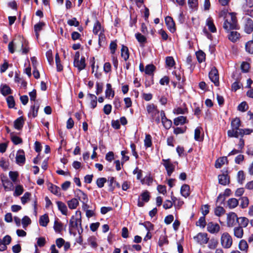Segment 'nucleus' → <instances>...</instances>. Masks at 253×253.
I'll list each match as a JSON object with an SVG mask.
<instances>
[{
  "instance_id": "nucleus-1",
  "label": "nucleus",
  "mask_w": 253,
  "mask_h": 253,
  "mask_svg": "<svg viewBox=\"0 0 253 253\" xmlns=\"http://www.w3.org/2000/svg\"><path fill=\"white\" fill-rule=\"evenodd\" d=\"M228 16L230 19L227 16V19L224 21L223 27L228 32L231 30H237L239 28V26L237 23V19L236 14L234 13H229Z\"/></svg>"
},
{
  "instance_id": "nucleus-2",
  "label": "nucleus",
  "mask_w": 253,
  "mask_h": 253,
  "mask_svg": "<svg viewBox=\"0 0 253 253\" xmlns=\"http://www.w3.org/2000/svg\"><path fill=\"white\" fill-rule=\"evenodd\" d=\"M146 111L148 115L150 118L152 122H155L157 124L160 122V111L157 108V107L154 104H150L146 106Z\"/></svg>"
},
{
  "instance_id": "nucleus-3",
  "label": "nucleus",
  "mask_w": 253,
  "mask_h": 253,
  "mask_svg": "<svg viewBox=\"0 0 253 253\" xmlns=\"http://www.w3.org/2000/svg\"><path fill=\"white\" fill-rule=\"evenodd\" d=\"M241 126V122L239 118L236 117L233 119L231 123V129L227 131V135L229 137L238 138V133L240 126Z\"/></svg>"
},
{
  "instance_id": "nucleus-4",
  "label": "nucleus",
  "mask_w": 253,
  "mask_h": 253,
  "mask_svg": "<svg viewBox=\"0 0 253 253\" xmlns=\"http://www.w3.org/2000/svg\"><path fill=\"white\" fill-rule=\"evenodd\" d=\"M232 238L228 233L224 232L222 234L221 237V244L224 248H230L232 245Z\"/></svg>"
},
{
  "instance_id": "nucleus-5",
  "label": "nucleus",
  "mask_w": 253,
  "mask_h": 253,
  "mask_svg": "<svg viewBox=\"0 0 253 253\" xmlns=\"http://www.w3.org/2000/svg\"><path fill=\"white\" fill-rule=\"evenodd\" d=\"M162 162H163L162 164L167 170V175L169 176H170L175 170L174 165L171 162L169 159H162Z\"/></svg>"
},
{
  "instance_id": "nucleus-6",
  "label": "nucleus",
  "mask_w": 253,
  "mask_h": 253,
  "mask_svg": "<svg viewBox=\"0 0 253 253\" xmlns=\"http://www.w3.org/2000/svg\"><path fill=\"white\" fill-rule=\"evenodd\" d=\"M238 217L236 213L230 212L227 215V225L229 227L235 226L237 223Z\"/></svg>"
},
{
  "instance_id": "nucleus-7",
  "label": "nucleus",
  "mask_w": 253,
  "mask_h": 253,
  "mask_svg": "<svg viewBox=\"0 0 253 253\" xmlns=\"http://www.w3.org/2000/svg\"><path fill=\"white\" fill-rule=\"evenodd\" d=\"M209 76L211 81L214 84L215 86L219 85V76L218 71L215 68L211 70Z\"/></svg>"
},
{
  "instance_id": "nucleus-8",
  "label": "nucleus",
  "mask_w": 253,
  "mask_h": 253,
  "mask_svg": "<svg viewBox=\"0 0 253 253\" xmlns=\"http://www.w3.org/2000/svg\"><path fill=\"white\" fill-rule=\"evenodd\" d=\"M160 116L161 118V122L164 127L166 129H169L172 126V121L166 117L165 113L163 110H162L160 112Z\"/></svg>"
},
{
  "instance_id": "nucleus-9",
  "label": "nucleus",
  "mask_w": 253,
  "mask_h": 253,
  "mask_svg": "<svg viewBox=\"0 0 253 253\" xmlns=\"http://www.w3.org/2000/svg\"><path fill=\"white\" fill-rule=\"evenodd\" d=\"M194 238L201 245L207 244L209 240V238L208 237V234L206 233H199Z\"/></svg>"
},
{
  "instance_id": "nucleus-10",
  "label": "nucleus",
  "mask_w": 253,
  "mask_h": 253,
  "mask_svg": "<svg viewBox=\"0 0 253 253\" xmlns=\"http://www.w3.org/2000/svg\"><path fill=\"white\" fill-rule=\"evenodd\" d=\"M25 161L26 159L24 150L19 149L17 151L16 156V163L20 166H22L25 163Z\"/></svg>"
},
{
  "instance_id": "nucleus-11",
  "label": "nucleus",
  "mask_w": 253,
  "mask_h": 253,
  "mask_svg": "<svg viewBox=\"0 0 253 253\" xmlns=\"http://www.w3.org/2000/svg\"><path fill=\"white\" fill-rule=\"evenodd\" d=\"M244 30L247 34H251L253 31V21L249 18L244 19Z\"/></svg>"
},
{
  "instance_id": "nucleus-12",
  "label": "nucleus",
  "mask_w": 253,
  "mask_h": 253,
  "mask_svg": "<svg viewBox=\"0 0 253 253\" xmlns=\"http://www.w3.org/2000/svg\"><path fill=\"white\" fill-rule=\"evenodd\" d=\"M219 183L222 185H226L230 183V177L227 174V170H226L222 174L218 176Z\"/></svg>"
},
{
  "instance_id": "nucleus-13",
  "label": "nucleus",
  "mask_w": 253,
  "mask_h": 253,
  "mask_svg": "<svg viewBox=\"0 0 253 253\" xmlns=\"http://www.w3.org/2000/svg\"><path fill=\"white\" fill-rule=\"evenodd\" d=\"M76 196L78 200L82 203L88 202V198L86 194L80 189H77L75 192Z\"/></svg>"
},
{
  "instance_id": "nucleus-14",
  "label": "nucleus",
  "mask_w": 253,
  "mask_h": 253,
  "mask_svg": "<svg viewBox=\"0 0 253 253\" xmlns=\"http://www.w3.org/2000/svg\"><path fill=\"white\" fill-rule=\"evenodd\" d=\"M207 230L211 234L217 233L220 230V226L217 223L210 222L207 224Z\"/></svg>"
},
{
  "instance_id": "nucleus-15",
  "label": "nucleus",
  "mask_w": 253,
  "mask_h": 253,
  "mask_svg": "<svg viewBox=\"0 0 253 253\" xmlns=\"http://www.w3.org/2000/svg\"><path fill=\"white\" fill-rule=\"evenodd\" d=\"M140 197H141V200L142 201H141L139 199H138L137 206L139 207H142L144 206L143 202H148L150 200V195L149 192L145 191L142 192L140 195Z\"/></svg>"
},
{
  "instance_id": "nucleus-16",
  "label": "nucleus",
  "mask_w": 253,
  "mask_h": 253,
  "mask_svg": "<svg viewBox=\"0 0 253 253\" xmlns=\"http://www.w3.org/2000/svg\"><path fill=\"white\" fill-rule=\"evenodd\" d=\"M165 22L168 27V28L171 32H174L175 31V23L170 16H167L165 18Z\"/></svg>"
},
{
  "instance_id": "nucleus-17",
  "label": "nucleus",
  "mask_w": 253,
  "mask_h": 253,
  "mask_svg": "<svg viewBox=\"0 0 253 253\" xmlns=\"http://www.w3.org/2000/svg\"><path fill=\"white\" fill-rule=\"evenodd\" d=\"M74 65L77 67L79 71L84 69L86 64L85 63V57H82L80 60L74 61Z\"/></svg>"
},
{
  "instance_id": "nucleus-18",
  "label": "nucleus",
  "mask_w": 253,
  "mask_h": 253,
  "mask_svg": "<svg viewBox=\"0 0 253 253\" xmlns=\"http://www.w3.org/2000/svg\"><path fill=\"white\" fill-rule=\"evenodd\" d=\"M115 96V91L112 89V85L110 84H107L106 89L105 90V97L107 98H113Z\"/></svg>"
},
{
  "instance_id": "nucleus-19",
  "label": "nucleus",
  "mask_w": 253,
  "mask_h": 253,
  "mask_svg": "<svg viewBox=\"0 0 253 253\" xmlns=\"http://www.w3.org/2000/svg\"><path fill=\"white\" fill-rule=\"evenodd\" d=\"M79 224L81 225V219L75 218L74 216H72L69 222L70 230L72 228H78Z\"/></svg>"
},
{
  "instance_id": "nucleus-20",
  "label": "nucleus",
  "mask_w": 253,
  "mask_h": 253,
  "mask_svg": "<svg viewBox=\"0 0 253 253\" xmlns=\"http://www.w3.org/2000/svg\"><path fill=\"white\" fill-rule=\"evenodd\" d=\"M24 120L23 117H19L14 122V127L17 130H21L24 126Z\"/></svg>"
},
{
  "instance_id": "nucleus-21",
  "label": "nucleus",
  "mask_w": 253,
  "mask_h": 253,
  "mask_svg": "<svg viewBox=\"0 0 253 253\" xmlns=\"http://www.w3.org/2000/svg\"><path fill=\"white\" fill-rule=\"evenodd\" d=\"M56 203L57 204L58 210L61 211L62 214L67 215L68 209L65 204L61 201H57Z\"/></svg>"
},
{
  "instance_id": "nucleus-22",
  "label": "nucleus",
  "mask_w": 253,
  "mask_h": 253,
  "mask_svg": "<svg viewBox=\"0 0 253 253\" xmlns=\"http://www.w3.org/2000/svg\"><path fill=\"white\" fill-rule=\"evenodd\" d=\"M206 25L208 27L209 30L211 33H215L216 28L213 23V20L211 17H209L206 20Z\"/></svg>"
},
{
  "instance_id": "nucleus-23",
  "label": "nucleus",
  "mask_w": 253,
  "mask_h": 253,
  "mask_svg": "<svg viewBox=\"0 0 253 253\" xmlns=\"http://www.w3.org/2000/svg\"><path fill=\"white\" fill-rule=\"evenodd\" d=\"M87 96L89 97L90 101V106L91 109H94L97 104V97L93 94L88 93Z\"/></svg>"
},
{
  "instance_id": "nucleus-24",
  "label": "nucleus",
  "mask_w": 253,
  "mask_h": 253,
  "mask_svg": "<svg viewBox=\"0 0 253 253\" xmlns=\"http://www.w3.org/2000/svg\"><path fill=\"white\" fill-rule=\"evenodd\" d=\"M121 56L126 61L128 59L129 57V53L128 47L124 45H122V46Z\"/></svg>"
},
{
  "instance_id": "nucleus-25",
  "label": "nucleus",
  "mask_w": 253,
  "mask_h": 253,
  "mask_svg": "<svg viewBox=\"0 0 253 253\" xmlns=\"http://www.w3.org/2000/svg\"><path fill=\"white\" fill-rule=\"evenodd\" d=\"M0 91L3 96H6L12 93L11 88L6 84L1 85L0 86Z\"/></svg>"
},
{
  "instance_id": "nucleus-26",
  "label": "nucleus",
  "mask_w": 253,
  "mask_h": 253,
  "mask_svg": "<svg viewBox=\"0 0 253 253\" xmlns=\"http://www.w3.org/2000/svg\"><path fill=\"white\" fill-rule=\"evenodd\" d=\"M186 123H187V118L183 116H179L173 120V124L175 126L182 125Z\"/></svg>"
},
{
  "instance_id": "nucleus-27",
  "label": "nucleus",
  "mask_w": 253,
  "mask_h": 253,
  "mask_svg": "<svg viewBox=\"0 0 253 253\" xmlns=\"http://www.w3.org/2000/svg\"><path fill=\"white\" fill-rule=\"evenodd\" d=\"M39 108V105L36 104L32 105L31 107L30 111L28 114L29 117H30L31 115H32L33 118L36 117L38 115Z\"/></svg>"
},
{
  "instance_id": "nucleus-28",
  "label": "nucleus",
  "mask_w": 253,
  "mask_h": 253,
  "mask_svg": "<svg viewBox=\"0 0 253 253\" xmlns=\"http://www.w3.org/2000/svg\"><path fill=\"white\" fill-rule=\"evenodd\" d=\"M180 193L182 196L186 198L190 195V186L187 184L183 185L180 189Z\"/></svg>"
},
{
  "instance_id": "nucleus-29",
  "label": "nucleus",
  "mask_w": 253,
  "mask_h": 253,
  "mask_svg": "<svg viewBox=\"0 0 253 253\" xmlns=\"http://www.w3.org/2000/svg\"><path fill=\"white\" fill-rule=\"evenodd\" d=\"M225 163H228L227 157H220L215 161V167L217 169L220 168Z\"/></svg>"
},
{
  "instance_id": "nucleus-30",
  "label": "nucleus",
  "mask_w": 253,
  "mask_h": 253,
  "mask_svg": "<svg viewBox=\"0 0 253 253\" xmlns=\"http://www.w3.org/2000/svg\"><path fill=\"white\" fill-rule=\"evenodd\" d=\"M49 221L48 216L47 214H44L40 217L39 223L41 226L46 227Z\"/></svg>"
},
{
  "instance_id": "nucleus-31",
  "label": "nucleus",
  "mask_w": 253,
  "mask_h": 253,
  "mask_svg": "<svg viewBox=\"0 0 253 253\" xmlns=\"http://www.w3.org/2000/svg\"><path fill=\"white\" fill-rule=\"evenodd\" d=\"M79 204V202L77 198H73L67 202L68 206L71 210L76 209Z\"/></svg>"
},
{
  "instance_id": "nucleus-32",
  "label": "nucleus",
  "mask_w": 253,
  "mask_h": 253,
  "mask_svg": "<svg viewBox=\"0 0 253 253\" xmlns=\"http://www.w3.org/2000/svg\"><path fill=\"white\" fill-rule=\"evenodd\" d=\"M238 226L241 227H246L249 224V219L245 217H238V220H237Z\"/></svg>"
},
{
  "instance_id": "nucleus-33",
  "label": "nucleus",
  "mask_w": 253,
  "mask_h": 253,
  "mask_svg": "<svg viewBox=\"0 0 253 253\" xmlns=\"http://www.w3.org/2000/svg\"><path fill=\"white\" fill-rule=\"evenodd\" d=\"M244 234V230L241 226L235 227L234 228V235L237 238H242Z\"/></svg>"
},
{
  "instance_id": "nucleus-34",
  "label": "nucleus",
  "mask_w": 253,
  "mask_h": 253,
  "mask_svg": "<svg viewBox=\"0 0 253 253\" xmlns=\"http://www.w3.org/2000/svg\"><path fill=\"white\" fill-rule=\"evenodd\" d=\"M240 34L236 31H231L228 35V39L231 42H236L240 38Z\"/></svg>"
},
{
  "instance_id": "nucleus-35",
  "label": "nucleus",
  "mask_w": 253,
  "mask_h": 253,
  "mask_svg": "<svg viewBox=\"0 0 253 253\" xmlns=\"http://www.w3.org/2000/svg\"><path fill=\"white\" fill-rule=\"evenodd\" d=\"M45 25L44 22H40L36 24L34 26V31L36 34V36L37 38H39V32L42 31L43 27Z\"/></svg>"
},
{
  "instance_id": "nucleus-36",
  "label": "nucleus",
  "mask_w": 253,
  "mask_h": 253,
  "mask_svg": "<svg viewBox=\"0 0 253 253\" xmlns=\"http://www.w3.org/2000/svg\"><path fill=\"white\" fill-rule=\"evenodd\" d=\"M48 189L50 191V192L54 195L57 196H60L61 194L60 193V188L57 186L50 183L48 186Z\"/></svg>"
},
{
  "instance_id": "nucleus-37",
  "label": "nucleus",
  "mask_w": 253,
  "mask_h": 253,
  "mask_svg": "<svg viewBox=\"0 0 253 253\" xmlns=\"http://www.w3.org/2000/svg\"><path fill=\"white\" fill-rule=\"evenodd\" d=\"M53 228L56 233H60L63 229L62 223L59 221V219H57L54 221Z\"/></svg>"
},
{
  "instance_id": "nucleus-38",
  "label": "nucleus",
  "mask_w": 253,
  "mask_h": 253,
  "mask_svg": "<svg viewBox=\"0 0 253 253\" xmlns=\"http://www.w3.org/2000/svg\"><path fill=\"white\" fill-rule=\"evenodd\" d=\"M238 204V200L236 198H230L227 201V205L230 209L236 208Z\"/></svg>"
},
{
  "instance_id": "nucleus-39",
  "label": "nucleus",
  "mask_w": 253,
  "mask_h": 253,
  "mask_svg": "<svg viewBox=\"0 0 253 253\" xmlns=\"http://www.w3.org/2000/svg\"><path fill=\"white\" fill-rule=\"evenodd\" d=\"M153 181V177L151 174L145 176L143 178L141 179V182L142 184H146L147 185H151Z\"/></svg>"
},
{
  "instance_id": "nucleus-40",
  "label": "nucleus",
  "mask_w": 253,
  "mask_h": 253,
  "mask_svg": "<svg viewBox=\"0 0 253 253\" xmlns=\"http://www.w3.org/2000/svg\"><path fill=\"white\" fill-rule=\"evenodd\" d=\"M155 70L156 67L153 64H148L145 67V73L147 75H152Z\"/></svg>"
},
{
  "instance_id": "nucleus-41",
  "label": "nucleus",
  "mask_w": 253,
  "mask_h": 253,
  "mask_svg": "<svg viewBox=\"0 0 253 253\" xmlns=\"http://www.w3.org/2000/svg\"><path fill=\"white\" fill-rule=\"evenodd\" d=\"M253 132V129L250 128H245L239 129L238 133V137L239 136L243 137L244 135H249Z\"/></svg>"
},
{
  "instance_id": "nucleus-42",
  "label": "nucleus",
  "mask_w": 253,
  "mask_h": 253,
  "mask_svg": "<svg viewBox=\"0 0 253 253\" xmlns=\"http://www.w3.org/2000/svg\"><path fill=\"white\" fill-rule=\"evenodd\" d=\"M24 192V188L22 185H18L15 186V190L13 193L14 197H18L21 195Z\"/></svg>"
},
{
  "instance_id": "nucleus-43",
  "label": "nucleus",
  "mask_w": 253,
  "mask_h": 253,
  "mask_svg": "<svg viewBox=\"0 0 253 253\" xmlns=\"http://www.w3.org/2000/svg\"><path fill=\"white\" fill-rule=\"evenodd\" d=\"M188 112L187 108L186 107L181 108V107H177L174 108L173 110V113L176 115L179 114H185L187 113Z\"/></svg>"
},
{
  "instance_id": "nucleus-44",
  "label": "nucleus",
  "mask_w": 253,
  "mask_h": 253,
  "mask_svg": "<svg viewBox=\"0 0 253 253\" xmlns=\"http://www.w3.org/2000/svg\"><path fill=\"white\" fill-rule=\"evenodd\" d=\"M55 63L56 65L57 71L60 72L63 70V66L61 64V61L58 53H56L55 54Z\"/></svg>"
},
{
  "instance_id": "nucleus-45",
  "label": "nucleus",
  "mask_w": 253,
  "mask_h": 253,
  "mask_svg": "<svg viewBox=\"0 0 253 253\" xmlns=\"http://www.w3.org/2000/svg\"><path fill=\"white\" fill-rule=\"evenodd\" d=\"M21 223L23 228L26 229L27 227L31 223V220L28 216L25 215L22 218Z\"/></svg>"
},
{
  "instance_id": "nucleus-46",
  "label": "nucleus",
  "mask_w": 253,
  "mask_h": 253,
  "mask_svg": "<svg viewBox=\"0 0 253 253\" xmlns=\"http://www.w3.org/2000/svg\"><path fill=\"white\" fill-rule=\"evenodd\" d=\"M152 137L149 134H146L144 139V146L146 148L150 147L152 146Z\"/></svg>"
},
{
  "instance_id": "nucleus-47",
  "label": "nucleus",
  "mask_w": 253,
  "mask_h": 253,
  "mask_svg": "<svg viewBox=\"0 0 253 253\" xmlns=\"http://www.w3.org/2000/svg\"><path fill=\"white\" fill-rule=\"evenodd\" d=\"M201 129L202 128L201 127H197L195 129L194 139L196 141H201L203 140V138L200 136Z\"/></svg>"
},
{
  "instance_id": "nucleus-48",
  "label": "nucleus",
  "mask_w": 253,
  "mask_h": 253,
  "mask_svg": "<svg viewBox=\"0 0 253 253\" xmlns=\"http://www.w3.org/2000/svg\"><path fill=\"white\" fill-rule=\"evenodd\" d=\"M239 248L241 251L247 252L248 249V245L246 241L245 240H241L239 244Z\"/></svg>"
},
{
  "instance_id": "nucleus-49",
  "label": "nucleus",
  "mask_w": 253,
  "mask_h": 253,
  "mask_svg": "<svg viewBox=\"0 0 253 253\" xmlns=\"http://www.w3.org/2000/svg\"><path fill=\"white\" fill-rule=\"evenodd\" d=\"M168 243L169 241L166 235H164L160 236L158 241V244L160 247H162L164 244H168Z\"/></svg>"
},
{
  "instance_id": "nucleus-50",
  "label": "nucleus",
  "mask_w": 253,
  "mask_h": 253,
  "mask_svg": "<svg viewBox=\"0 0 253 253\" xmlns=\"http://www.w3.org/2000/svg\"><path fill=\"white\" fill-rule=\"evenodd\" d=\"M225 212L224 209L221 206H217L214 209V214L217 216H220Z\"/></svg>"
},
{
  "instance_id": "nucleus-51",
  "label": "nucleus",
  "mask_w": 253,
  "mask_h": 253,
  "mask_svg": "<svg viewBox=\"0 0 253 253\" xmlns=\"http://www.w3.org/2000/svg\"><path fill=\"white\" fill-rule=\"evenodd\" d=\"M3 186L5 191H11L13 189V183L9 180H6L3 182Z\"/></svg>"
},
{
  "instance_id": "nucleus-52",
  "label": "nucleus",
  "mask_w": 253,
  "mask_h": 253,
  "mask_svg": "<svg viewBox=\"0 0 253 253\" xmlns=\"http://www.w3.org/2000/svg\"><path fill=\"white\" fill-rule=\"evenodd\" d=\"M196 57L199 63H202L205 60L206 54L202 51H199L196 52Z\"/></svg>"
},
{
  "instance_id": "nucleus-53",
  "label": "nucleus",
  "mask_w": 253,
  "mask_h": 253,
  "mask_svg": "<svg viewBox=\"0 0 253 253\" xmlns=\"http://www.w3.org/2000/svg\"><path fill=\"white\" fill-rule=\"evenodd\" d=\"M31 196V194L30 192H27L25 193L24 195L21 198L22 204L23 205L26 204L30 200Z\"/></svg>"
},
{
  "instance_id": "nucleus-54",
  "label": "nucleus",
  "mask_w": 253,
  "mask_h": 253,
  "mask_svg": "<svg viewBox=\"0 0 253 253\" xmlns=\"http://www.w3.org/2000/svg\"><path fill=\"white\" fill-rule=\"evenodd\" d=\"M10 135L11 141L15 145H18L22 143L23 141L21 138L17 136L13 135L12 133H11Z\"/></svg>"
},
{
  "instance_id": "nucleus-55",
  "label": "nucleus",
  "mask_w": 253,
  "mask_h": 253,
  "mask_svg": "<svg viewBox=\"0 0 253 253\" xmlns=\"http://www.w3.org/2000/svg\"><path fill=\"white\" fill-rule=\"evenodd\" d=\"M8 106L10 108H13L15 106V101L13 96H8L6 98Z\"/></svg>"
},
{
  "instance_id": "nucleus-56",
  "label": "nucleus",
  "mask_w": 253,
  "mask_h": 253,
  "mask_svg": "<svg viewBox=\"0 0 253 253\" xmlns=\"http://www.w3.org/2000/svg\"><path fill=\"white\" fill-rule=\"evenodd\" d=\"M187 129V127L184 126L182 127H177L174 128L173 133L176 134L184 133Z\"/></svg>"
},
{
  "instance_id": "nucleus-57",
  "label": "nucleus",
  "mask_w": 253,
  "mask_h": 253,
  "mask_svg": "<svg viewBox=\"0 0 253 253\" xmlns=\"http://www.w3.org/2000/svg\"><path fill=\"white\" fill-rule=\"evenodd\" d=\"M246 51L251 53H253V40L247 42L246 44Z\"/></svg>"
},
{
  "instance_id": "nucleus-58",
  "label": "nucleus",
  "mask_w": 253,
  "mask_h": 253,
  "mask_svg": "<svg viewBox=\"0 0 253 253\" xmlns=\"http://www.w3.org/2000/svg\"><path fill=\"white\" fill-rule=\"evenodd\" d=\"M196 224L197 226H200L203 228L205 227L206 225L205 216H203L200 217L198 221L196 222Z\"/></svg>"
},
{
  "instance_id": "nucleus-59",
  "label": "nucleus",
  "mask_w": 253,
  "mask_h": 253,
  "mask_svg": "<svg viewBox=\"0 0 253 253\" xmlns=\"http://www.w3.org/2000/svg\"><path fill=\"white\" fill-rule=\"evenodd\" d=\"M249 204V201L247 197H243L241 199L240 206L242 209L247 208Z\"/></svg>"
},
{
  "instance_id": "nucleus-60",
  "label": "nucleus",
  "mask_w": 253,
  "mask_h": 253,
  "mask_svg": "<svg viewBox=\"0 0 253 253\" xmlns=\"http://www.w3.org/2000/svg\"><path fill=\"white\" fill-rule=\"evenodd\" d=\"M245 179V176L244 171L243 170L239 171L237 174L238 182L240 184H243Z\"/></svg>"
},
{
  "instance_id": "nucleus-61",
  "label": "nucleus",
  "mask_w": 253,
  "mask_h": 253,
  "mask_svg": "<svg viewBox=\"0 0 253 253\" xmlns=\"http://www.w3.org/2000/svg\"><path fill=\"white\" fill-rule=\"evenodd\" d=\"M46 56L49 64L52 65L54 63L52 52L51 50H48L46 53Z\"/></svg>"
},
{
  "instance_id": "nucleus-62",
  "label": "nucleus",
  "mask_w": 253,
  "mask_h": 253,
  "mask_svg": "<svg viewBox=\"0 0 253 253\" xmlns=\"http://www.w3.org/2000/svg\"><path fill=\"white\" fill-rule=\"evenodd\" d=\"M135 36L138 42L140 43H143L146 42V38L140 33H138L135 34Z\"/></svg>"
},
{
  "instance_id": "nucleus-63",
  "label": "nucleus",
  "mask_w": 253,
  "mask_h": 253,
  "mask_svg": "<svg viewBox=\"0 0 253 253\" xmlns=\"http://www.w3.org/2000/svg\"><path fill=\"white\" fill-rule=\"evenodd\" d=\"M67 24L70 26L78 27L80 25V23L77 21V18L75 17L71 19H69L67 21Z\"/></svg>"
},
{
  "instance_id": "nucleus-64",
  "label": "nucleus",
  "mask_w": 253,
  "mask_h": 253,
  "mask_svg": "<svg viewBox=\"0 0 253 253\" xmlns=\"http://www.w3.org/2000/svg\"><path fill=\"white\" fill-rule=\"evenodd\" d=\"M166 63L168 66L172 67L175 65V61L172 57L168 56L166 57Z\"/></svg>"
}]
</instances>
